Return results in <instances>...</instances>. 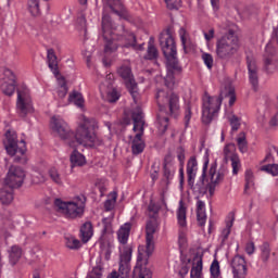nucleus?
I'll list each match as a JSON object with an SVG mask.
<instances>
[{
	"instance_id": "1",
	"label": "nucleus",
	"mask_w": 278,
	"mask_h": 278,
	"mask_svg": "<svg viewBox=\"0 0 278 278\" xmlns=\"http://www.w3.org/2000/svg\"><path fill=\"white\" fill-rule=\"evenodd\" d=\"M51 127L53 131L58 132L61 140H65L66 144L72 149H75L77 144L89 147V149H97V147H103L105 144L103 138L97 136L96 131L99 125L94 118L83 117V121L76 128V132H73L62 117L52 116Z\"/></svg>"
},
{
	"instance_id": "2",
	"label": "nucleus",
	"mask_w": 278,
	"mask_h": 278,
	"mask_svg": "<svg viewBox=\"0 0 278 278\" xmlns=\"http://www.w3.org/2000/svg\"><path fill=\"white\" fill-rule=\"evenodd\" d=\"M157 229V222L149 219L146 224V251L144 254L139 252L137 256V264L132 270V278H153V271L149 266V258L155 251V241L153 238Z\"/></svg>"
},
{
	"instance_id": "3",
	"label": "nucleus",
	"mask_w": 278,
	"mask_h": 278,
	"mask_svg": "<svg viewBox=\"0 0 278 278\" xmlns=\"http://www.w3.org/2000/svg\"><path fill=\"white\" fill-rule=\"evenodd\" d=\"M155 100L161 112H166L167 116H172V118H179V114H181L179 93L159 89Z\"/></svg>"
},
{
	"instance_id": "4",
	"label": "nucleus",
	"mask_w": 278,
	"mask_h": 278,
	"mask_svg": "<svg viewBox=\"0 0 278 278\" xmlns=\"http://www.w3.org/2000/svg\"><path fill=\"white\" fill-rule=\"evenodd\" d=\"M239 49L238 36L232 29L216 40L215 53L219 60L229 62L238 53Z\"/></svg>"
},
{
	"instance_id": "5",
	"label": "nucleus",
	"mask_w": 278,
	"mask_h": 278,
	"mask_svg": "<svg viewBox=\"0 0 278 278\" xmlns=\"http://www.w3.org/2000/svg\"><path fill=\"white\" fill-rule=\"evenodd\" d=\"M223 93L219 96H210L205 91L202 96V123L203 125H212V121L218 116L223 105Z\"/></svg>"
},
{
	"instance_id": "6",
	"label": "nucleus",
	"mask_w": 278,
	"mask_h": 278,
	"mask_svg": "<svg viewBox=\"0 0 278 278\" xmlns=\"http://www.w3.org/2000/svg\"><path fill=\"white\" fill-rule=\"evenodd\" d=\"M161 51L165 58V64L179 63L177 56V42L173 34V27H167L159 36Z\"/></svg>"
},
{
	"instance_id": "7",
	"label": "nucleus",
	"mask_w": 278,
	"mask_h": 278,
	"mask_svg": "<svg viewBox=\"0 0 278 278\" xmlns=\"http://www.w3.org/2000/svg\"><path fill=\"white\" fill-rule=\"evenodd\" d=\"M137 39L134 31L123 27V33L113 35L111 39L104 36V53H114L118 51V47H122V49H131V47H136Z\"/></svg>"
},
{
	"instance_id": "8",
	"label": "nucleus",
	"mask_w": 278,
	"mask_h": 278,
	"mask_svg": "<svg viewBox=\"0 0 278 278\" xmlns=\"http://www.w3.org/2000/svg\"><path fill=\"white\" fill-rule=\"evenodd\" d=\"M47 64L52 75L58 79V97H60V99H64V97L68 94V85H66V78H64V76H60L58 55H55V51L53 49H48L47 51Z\"/></svg>"
},
{
	"instance_id": "9",
	"label": "nucleus",
	"mask_w": 278,
	"mask_h": 278,
	"mask_svg": "<svg viewBox=\"0 0 278 278\" xmlns=\"http://www.w3.org/2000/svg\"><path fill=\"white\" fill-rule=\"evenodd\" d=\"M0 90L7 97H12L16 92V75L8 67L0 68Z\"/></svg>"
},
{
	"instance_id": "10",
	"label": "nucleus",
	"mask_w": 278,
	"mask_h": 278,
	"mask_svg": "<svg viewBox=\"0 0 278 278\" xmlns=\"http://www.w3.org/2000/svg\"><path fill=\"white\" fill-rule=\"evenodd\" d=\"M207 166H210V157H205L203 166H202V174L199 177V179L188 180V187L190 190H192L193 194H197L198 197H205L207 194V190H210V184L205 186V179L207 177ZM197 181V184H194Z\"/></svg>"
},
{
	"instance_id": "11",
	"label": "nucleus",
	"mask_w": 278,
	"mask_h": 278,
	"mask_svg": "<svg viewBox=\"0 0 278 278\" xmlns=\"http://www.w3.org/2000/svg\"><path fill=\"white\" fill-rule=\"evenodd\" d=\"M117 74L124 80V84L130 97H132L136 103V99H138V97L140 96V92H138V83H136V78H134V73H131V67L128 65H122L117 70Z\"/></svg>"
},
{
	"instance_id": "12",
	"label": "nucleus",
	"mask_w": 278,
	"mask_h": 278,
	"mask_svg": "<svg viewBox=\"0 0 278 278\" xmlns=\"http://www.w3.org/2000/svg\"><path fill=\"white\" fill-rule=\"evenodd\" d=\"M16 112L21 118H27V114H34V101L27 91L17 90Z\"/></svg>"
},
{
	"instance_id": "13",
	"label": "nucleus",
	"mask_w": 278,
	"mask_h": 278,
	"mask_svg": "<svg viewBox=\"0 0 278 278\" xmlns=\"http://www.w3.org/2000/svg\"><path fill=\"white\" fill-rule=\"evenodd\" d=\"M218 165L216 163H212L208 169V175L211 181L208 182V192L210 194H214L216 191V186L218 184H222V181H225V176L227 175L228 170L225 165H222L218 170Z\"/></svg>"
},
{
	"instance_id": "14",
	"label": "nucleus",
	"mask_w": 278,
	"mask_h": 278,
	"mask_svg": "<svg viewBox=\"0 0 278 278\" xmlns=\"http://www.w3.org/2000/svg\"><path fill=\"white\" fill-rule=\"evenodd\" d=\"M4 184L14 190L16 188H21L23 184H25V170L20 166L12 165L9 168L7 177L4 179Z\"/></svg>"
},
{
	"instance_id": "15",
	"label": "nucleus",
	"mask_w": 278,
	"mask_h": 278,
	"mask_svg": "<svg viewBox=\"0 0 278 278\" xmlns=\"http://www.w3.org/2000/svg\"><path fill=\"white\" fill-rule=\"evenodd\" d=\"M76 199L77 201H80V203L68 201L64 213L66 218H72V220H75V218H81V216H84V210L86 208V197H77Z\"/></svg>"
},
{
	"instance_id": "16",
	"label": "nucleus",
	"mask_w": 278,
	"mask_h": 278,
	"mask_svg": "<svg viewBox=\"0 0 278 278\" xmlns=\"http://www.w3.org/2000/svg\"><path fill=\"white\" fill-rule=\"evenodd\" d=\"M18 147V140H16V137L14 135H10V131L7 132V144H5V151L9 155L14 156L17 153L20 155H25L27 153V146L25 143V140H21Z\"/></svg>"
},
{
	"instance_id": "17",
	"label": "nucleus",
	"mask_w": 278,
	"mask_h": 278,
	"mask_svg": "<svg viewBox=\"0 0 278 278\" xmlns=\"http://www.w3.org/2000/svg\"><path fill=\"white\" fill-rule=\"evenodd\" d=\"M224 159L226 162L231 161L232 175H238L240 168H242V163H240V156L236 153V146L233 143H228L224 147Z\"/></svg>"
},
{
	"instance_id": "18",
	"label": "nucleus",
	"mask_w": 278,
	"mask_h": 278,
	"mask_svg": "<svg viewBox=\"0 0 278 278\" xmlns=\"http://www.w3.org/2000/svg\"><path fill=\"white\" fill-rule=\"evenodd\" d=\"M247 66H248V77L249 83L252 86V90L254 92H257L260 90V76L257 74V61H255V58L253 56H247Z\"/></svg>"
},
{
	"instance_id": "19",
	"label": "nucleus",
	"mask_w": 278,
	"mask_h": 278,
	"mask_svg": "<svg viewBox=\"0 0 278 278\" xmlns=\"http://www.w3.org/2000/svg\"><path fill=\"white\" fill-rule=\"evenodd\" d=\"M166 64V76L164 78L165 86L169 90L175 88V75H181L184 67L178 63H165Z\"/></svg>"
},
{
	"instance_id": "20",
	"label": "nucleus",
	"mask_w": 278,
	"mask_h": 278,
	"mask_svg": "<svg viewBox=\"0 0 278 278\" xmlns=\"http://www.w3.org/2000/svg\"><path fill=\"white\" fill-rule=\"evenodd\" d=\"M230 267L233 278H247V260L242 255H236L231 260Z\"/></svg>"
},
{
	"instance_id": "21",
	"label": "nucleus",
	"mask_w": 278,
	"mask_h": 278,
	"mask_svg": "<svg viewBox=\"0 0 278 278\" xmlns=\"http://www.w3.org/2000/svg\"><path fill=\"white\" fill-rule=\"evenodd\" d=\"M176 170L177 168L175 167V159L173 157V154H166L163 162V175L165 179L167 181H173Z\"/></svg>"
},
{
	"instance_id": "22",
	"label": "nucleus",
	"mask_w": 278,
	"mask_h": 278,
	"mask_svg": "<svg viewBox=\"0 0 278 278\" xmlns=\"http://www.w3.org/2000/svg\"><path fill=\"white\" fill-rule=\"evenodd\" d=\"M105 7L110 8L111 12L113 14H116V16H119V18H123L124 21H129L131 18V15H129V12L125 8V4H123L122 1L116 2H105Z\"/></svg>"
},
{
	"instance_id": "23",
	"label": "nucleus",
	"mask_w": 278,
	"mask_h": 278,
	"mask_svg": "<svg viewBox=\"0 0 278 278\" xmlns=\"http://www.w3.org/2000/svg\"><path fill=\"white\" fill-rule=\"evenodd\" d=\"M187 181L192 182L193 179H197V173H199V162L197 156H190L187 162Z\"/></svg>"
},
{
	"instance_id": "24",
	"label": "nucleus",
	"mask_w": 278,
	"mask_h": 278,
	"mask_svg": "<svg viewBox=\"0 0 278 278\" xmlns=\"http://www.w3.org/2000/svg\"><path fill=\"white\" fill-rule=\"evenodd\" d=\"M193 266L190 271V278H203V256L195 254Z\"/></svg>"
},
{
	"instance_id": "25",
	"label": "nucleus",
	"mask_w": 278,
	"mask_h": 278,
	"mask_svg": "<svg viewBox=\"0 0 278 278\" xmlns=\"http://www.w3.org/2000/svg\"><path fill=\"white\" fill-rule=\"evenodd\" d=\"M129 233H131V223L126 222L117 231V239L119 244H127L129 242Z\"/></svg>"
},
{
	"instance_id": "26",
	"label": "nucleus",
	"mask_w": 278,
	"mask_h": 278,
	"mask_svg": "<svg viewBox=\"0 0 278 278\" xmlns=\"http://www.w3.org/2000/svg\"><path fill=\"white\" fill-rule=\"evenodd\" d=\"M236 222V216L230 214L228 216V220H226V227L222 230L219 240L222 244H225L227 240H229V236H231V227H233V223Z\"/></svg>"
},
{
	"instance_id": "27",
	"label": "nucleus",
	"mask_w": 278,
	"mask_h": 278,
	"mask_svg": "<svg viewBox=\"0 0 278 278\" xmlns=\"http://www.w3.org/2000/svg\"><path fill=\"white\" fill-rule=\"evenodd\" d=\"M94 235V229L92 228L91 222H86L80 226V240L86 244V242H90V239Z\"/></svg>"
},
{
	"instance_id": "28",
	"label": "nucleus",
	"mask_w": 278,
	"mask_h": 278,
	"mask_svg": "<svg viewBox=\"0 0 278 278\" xmlns=\"http://www.w3.org/2000/svg\"><path fill=\"white\" fill-rule=\"evenodd\" d=\"M197 220L200 227H204L207 220V213H205V202L198 200L197 202Z\"/></svg>"
},
{
	"instance_id": "29",
	"label": "nucleus",
	"mask_w": 278,
	"mask_h": 278,
	"mask_svg": "<svg viewBox=\"0 0 278 278\" xmlns=\"http://www.w3.org/2000/svg\"><path fill=\"white\" fill-rule=\"evenodd\" d=\"M23 256V249L18 245L11 247L9 251V262L11 266H16L18 264V261Z\"/></svg>"
},
{
	"instance_id": "30",
	"label": "nucleus",
	"mask_w": 278,
	"mask_h": 278,
	"mask_svg": "<svg viewBox=\"0 0 278 278\" xmlns=\"http://www.w3.org/2000/svg\"><path fill=\"white\" fill-rule=\"evenodd\" d=\"M70 162L72 168H75V166H86V156L75 149L70 156Z\"/></svg>"
},
{
	"instance_id": "31",
	"label": "nucleus",
	"mask_w": 278,
	"mask_h": 278,
	"mask_svg": "<svg viewBox=\"0 0 278 278\" xmlns=\"http://www.w3.org/2000/svg\"><path fill=\"white\" fill-rule=\"evenodd\" d=\"M65 247L70 249V251H79L81 249V241L74 236H65Z\"/></svg>"
},
{
	"instance_id": "32",
	"label": "nucleus",
	"mask_w": 278,
	"mask_h": 278,
	"mask_svg": "<svg viewBox=\"0 0 278 278\" xmlns=\"http://www.w3.org/2000/svg\"><path fill=\"white\" fill-rule=\"evenodd\" d=\"M186 206H184V201L179 202V207L177 210V223L179 227H188V222L186 220Z\"/></svg>"
},
{
	"instance_id": "33",
	"label": "nucleus",
	"mask_w": 278,
	"mask_h": 278,
	"mask_svg": "<svg viewBox=\"0 0 278 278\" xmlns=\"http://www.w3.org/2000/svg\"><path fill=\"white\" fill-rule=\"evenodd\" d=\"M68 102L74 103L76 105V108H80V109L84 108V103H86L81 92L75 91V90L72 93H70Z\"/></svg>"
},
{
	"instance_id": "34",
	"label": "nucleus",
	"mask_w": 278,
	"mask_h": 278,
	"mask_svg": "<svg viewBox=\"0 0 278 278\" xmlns=\"http://www.w3.org/2000/svg\"><path fill=\"white\" fill-rule=\"evenodd\" d=\"M14 201V191L8 189H0V203L2 205H10Z\"/></svg>"
},
{
	"instance_id": "35",
	"label": "nucleus",
	"mask_w": 278,
	"mask_h": 278,
	"mask_svg": "<svg viewBox=\"0 0 278 278\" xmlns=\"http://www.w3.org/2000/svg\"><path fill=\"white\" fill-rule=\"evenodd\" d=\"M131 118L134 121V131H138V128L140 127H144V115L142 114L141 111L134 112Z\"/></svg>"
},
{
	"instance_id": "36",
	"label": "nucleus",
	"mask_w": 278,
	"mask_h": 278,
	"mask_svg": "<svg viewBox=\"0 0 278 278\" xmlns=\"http://www.w3.org/2000/svg\"><path fill=\"white\" fill-rule=\"evenodd\" d=\"M144 60H157L160 58V51H157V48L155 45L151 43V41L148 43L147 53L144 54Z\"/></svg>"
},
{
	"instance_id": "37",
	"label": "nucleus",
	"mask_w": 278,
	"mask_h": 278,
	"mask_svg": "<svg viewBox=\"0 0 278 278\" xmlns=\"http://www.w3.org/2000/svg\"><path fill=\"white\" fill-rule=\"evenodd\" d=\"M48 175H49L51 181H53V184H56V186H62V184H64L62 174H60V170H58V168L51 167L48 170Z\"/></svg>"
},
{
	"instance_id": "38",
	"label": "nucleus",
	"mask_w": 278,
	"mask_h": 278,
	"mask_svg": "<svg viewBox=\"0 0 278 278\" xmlns=\"http://www.w3.org/2000/svg\"><path fill=\"white\" fill-rule=\"evenodd\" d=\"M260 251H261V260L266 264L268 260H270V243L268 241L263 242L262 245H260Z\"/></svg>"
},
{
	"instance_id": "39",
	"label": "nucleus",
	"mask_w": 278,
	"mask_h": 278,
	"mask_svg": "<svg viewBox=\"0 0 278 278\" xmlns=\"http://www.w3.org/2000/svg\"><path fill=\"white\" fill-rule=\"evenodd\" d=\"M42 4L40 1H29L27 4L28 12L31 16H40Z\"/></svg>"
},
{
	"instance_id": "40",
	"label": "nucleus",
	"mask_w": 278,
	"mask_h": 278,
	"mask_svg": "<svg viewBox=\"0 0 278 278\" xmlns=\"http://www.w3.org/2000/svg\"><path fill=\"white\" fill-rule=\"evenodd\" d=\"M237 144L241 153H247V151H249V143L247 142V134H244L243 131L239 134V136L237 137Z\"/></svg>"
},
{
	"instance_id": "41",
	"label": "nucleus",
	"mask_w": 278,
	"mask_h": 278,
	"mask_svg": "<svg viewBox=\"0 0 278 278\" xmlns=\"http://www.w3.org/2000/svg\"><path fill=\"white\" fill-rule=\"evenodd\" d=\"M168 116H162V115H157L156 116V127L159 130H161L162 134H166L167 129H168Z\"/></svg>"
},
{
	"instance_id": "42",
	"label": "nucleus",
	"mask_w": 278,
	"mask_h": 278,
	"mask_svg": "<svg viewBox=\"0 0 278 278\" xmlns=\"http://www.w3.org/2000/svg\"><path fill=\"white\" fill-rule=\"evenodd\" d=\"M131 253H134V249H131V247H124V250L119 256V264H129V262H131Z\"/></svg>"
},
{
	"instance_id": "43",
	"label": "nucleus",
	"mask_w": 278,
	"mask_h": 278,
	"mask_svg": "<svg viewBox=\"0 0 278 278\" xmlns=\"http://www.w3.org/2000/svg\"><path fill=\"white\" fill-rule=\"evenodd\" d=\"M160 210H162L160 204L155 203L153 200H150V203L148 205L149 218H157V215L160 214Z\"/></svg>"
},
{
	"instance_id": "44",
	"label": "nucleus",
	"mask_w": 278,
	"mask_h": 278,
	"mask_svg": "<svg viewBox=\"0 0 278 278\" xmlns=\"http://www.w3.org/2000/svg\"><path fill=\"white\" fill-rule=\"evenodd\" d=\"M178 249L180 255H184V252L188 250V237L184 232L178 235Z\"/></svg>"
},
{
	"instance_id": "45",
	"label": "nucleus",
	"mask_w": 278,
	"mask_h": 278,
	"mask_svg": "<svg viewBox=\"0 0 278 278\" xmlns=\"http://www.w3.org/2000/svg\"><path fill=\"white\" fill-rule=\"evenodd\" d=\"M112 199H108L104 201V210L105 212H112L116 205V199H118V193L115 191L111 193Z\"/></svg>"
},
{
	"instance_id": "46",
	"label": "nucleus",
	"mask_w": 278,
	"mask_h": 278,
	"mask_svg": "<svg viewBox=\"0 0 278 278\" xmlns=\"http://www.w3.org/2000/svg\"><path fill=\"white\" fill-rule=\"evenodd\" d=\"M255 186V177L253 176V170L247 169L245 170V185H244V192L249 190V188H253Z\"/></svg>"
},
{
	"instance_id": "47",
	"label": "nucleus",
	"mask_w": 278,
	"mask_h": 278,
	"mask_svg": "<svg viewBox=\"0 0 278 278\" xmlns=\"http://www.w3.org/2000/svg\"><path fill=\"white\" fill-rule=\"evenodd\" d=\"M211 277L220 278V263L218 260H214L210 267Z\"/></svg>"
},
{
	"instance_id": "48",
	"label": "nucleus",
	"mask_w": 278,
	"mask_h": 278,
	"mask_svg": "<svg viewBox=\"0 0 278 278\" xmlns=\"http://www.w3.org/2000/svg\"><path fill=\"white\" fill-rule=\"evenodd\" d=\"M118 273L121 278H129V273H131V265L127 263H119Z\"/></svg>"
},
{
	"instance_id": "49",
	"label": "nucleus",
	"mask_w": 278,
	"mask_h": 278,
	"mask_svg": "<svg viewBox=\"0 0 278 278\" xmlns=\"http://www.w3.org/2000/svg\"><path fill=\"white\" fill-rule=\"evenodd\" d=\"M261 170H264L273 177H278V165L277 164H267L262 166Z\"/></svg>"
},
{
	"instance_id": "50",
	"label": "nucleus",
	"mask_w": 278,
	"mask_h": 278,
	"mask_svg": "<svg viewBox=\"0 0 278 278\" xmlns=\"http://www.w3.org/2000/svg\"><path fill=\"white\" fill-rule=\"evenodd\" d=\"M146 147L147 144L144 143V141L132 142V146H131L132 155H140V153L144 151Z\"/></svg>"
},
{
	"instance_id": "51",
	"label": "nucleus",
	"mask_w": 278,
	"mask_h": 278,
	"mask_svg": "<svg viewBox=\"0 0 278 278\" xmlns=\"http://www.w3.org/2000/svg\"><path fill=\"white\" fill-rule=\"evenodd\" d=\"M180 42L185 53H188V33L186 29L180 28L179 30Z\"/></svg>"
},
{
	"instance_id": "52",
	"label": "nucleus",
	"mask_w": 278,
	"mask_h": 278,
	"mask_svg": "<svg viewBox=\"0 0 278 278\" xmlns=\"http://www.w3.org/2000/svg\"><path fill=\"white\" fill-rule=\"evenodd\" d=\"M202 60L206 68H208V71H212V68L214 67V56H212L211 53L204 52L202 53Z\"/></svg>"
},
{
	"instance_id": "53",
	"label": "nucleus",
	"mask_w": 278,
	"mask_h": 278,
	"mask_svg": "<svg viewBox=\"0 0 278 278\" xmlns=\"http://www.w3.org/2000/svg\"><path fill=\"white\" fill-rule=\"evenodd\" d=\"M192 119V106H190V104H188L185 109V128L188 129V127H190V121Z\"/></svg>"
},
{
	"instance_id": "54",
	"label": "nucleus",
	"mask_w": 278,
	"mask_h": 278,
	"mask_svg": "<svg viewBox=\"0 0 278 278\" xmlns=\"http://www.w3.org/2000/svg\"><path fill=\"white\" fill-rule=\"evenodd\" d=\"M67 205H68V202H64V201H63L62 199H60V198H56V199L54 200V206L58 207V210H59L60 212H62V214H65Z\"/></svg>"
},
{
	"instance_id": "55",
	"label": "nucleus",
	"mask_w": 278,
	"mask_h": 278,
	"mask_svg": "<svg viewBox=\"0 0 278 278\" xmlns=\"http://www.w3.org/2000/svg\"><path fill=\"white\" fill-rule=\"evenodd\" d=\"M177 160L180 164V167L184 170V165L186 164V150L184 148H179L177 152Z\"/></svg>"
},
{
	"instance_id": "56",
	"label": "nucleus",
	"mask_w": 278,
	"mask_h": 278,
	"mask_svg": "<svg viewBox=\"0 0 278 278\" xmlns=\"http://www.w3.org/2000/svg\"><path fill=\"white\" fill-rule=\"evenodd\" d=\"M86 23H87L86 16H84V15L77 17V20H76L77 29H79L80 31L85 30V34L88 31V29L86 28Z\"/></svg>"
},
{
	"instance_id": "57",
	"label": "nucleus",
	"mask_w": 278,
	"mask_h": 278,
	"mask_svg": "<svg viewBox=\"0 0 278 278\" xmlns=\"http://www.w3.org/2000/svg\"><path fill=\"white\" fill-rule=\"evenodd\" d=\"M108 99H109V103H116V101H118V99H121V93L118 92V90L112 89L108 93Z\"/></svg>"
},
{
	"instance_id": "58",
	"label": "nucleus",
	"mask_w": 278,
	"mask_h": 278,
	"mask_svg": "<svg viewBox=\"0 0 278 278\" xmlns=\"http://www.w3.org/2000/svg\"><path fill=\"white\" fill-rule=\"evenodd\" d=\"M231 131H238L240 129V118L238 116L232 115L230 118Z\"/></svg>"
},
{
	"instance_id": "59",
	"label": "nucleus",
	"mask_w": 278,
	"mask_h": 278,
	"mask_svg": "<svg viewBox=\"0 0 278 278\" xmlns=\"http://www.w3.org/2000/svg\"><path fill=\"white\" fill-rule=\"evenodd\" d=\"M167 10H179L181 1H165Z\"/></svg>"
},
{
	"instance_id": "60",
	"label": "nucleus",
	"mask_w": 278,
	"mask_h": 278,
	"mask_svg": "<svg viewBox=\"0 0 278 278\" xmlns=\"http://www.w3.org/2000/svg\"><path fill=\"white\" fill-rule=\"evenodd\" d=\"M225 97H229V105H233L236 103V89L230 88L228 92L225 94Z\"/></svg>"
},
{
	"instance_id": "61",
	"label": "nucleus",
	"mask_w": 278,
	"mask_h": 278,
	"mask_svg": "<svg viewBox=\"0 0 278 278\" xmlns=\"http://www.w3.org/2000/svg\"><path fill=\"white\" fill-rule=\"evenodd\" d=\"M137 131L139 132L135 136L132 142H142V136H144V126L139 127Z\"/></svg>"
},
{
	"instance_id": "62",
	"label": "nucleus",
	"mask_w": 278,
	"mask_h": 278,
	"mask_svg": "<svg viewBox=\"0 0 278 278\" xmlns=\"http://www.w3.org/2000/svg\"><path fill=\"white\" fill-rule=\"evenodd\" d=\"M245 253L249 255H253V253H255V243L253 241L245 244Z\"/></svg>"
},
{
	"instance_id": "63",
	"label": "nucleus",
	"mask_w": 278,
	"mask_h": 278,
	"mask_svg": "<svg viewBox=\"0 0 278 278\" xmlns=\"http://www.w3.org/2000/svg\"><path fill=\"white\" fill-rule=\"evenodd\" d=\"M186 181L185 173L182 168H179V188L184 190V184Z\"/></svg>"
},
{
	"instance_id": "64",
	"label": "nucleus",
	"mask_w": 278,
	"mask_h": 278,
	"mask_svg": "<svg viewBox=\"0 0 278 278\" xmlns=\"http://www.w3.org/2000/svg\"><path fill=\"white\" fill-rule=\"evenodd\" d=\"M203 34H204L205 41L210 42V40L214 38L215 30L214 28H211L207 33L204 31Z\"/></svg>"
}]
</instances>
